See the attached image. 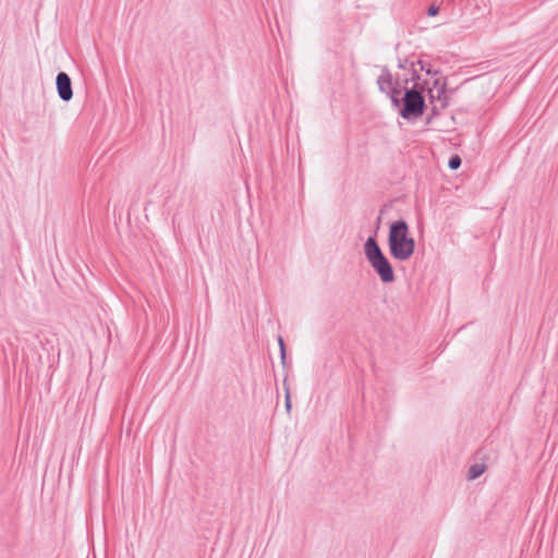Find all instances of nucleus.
I'll use <instances>...</instances> for the list:
<instances>
[{
  "instance_id": "obj_1",
  "label": "nucleus",
  "mask_w": 558,
  "mask_h": 558,
  "mask_svg": "<svg viewBox=\"0 0 558 558\" xmlns=\"http://www.w3.org/2000/svg\"><path fill=\"white\" fill-rule=\"evenodd\" d=\"M412 77L403 78V84L413 83L410 88H404V93L400 100L393 99V109L398 114L407 121H415L421 118L427 109L425 100L426 81H422L418 71L414 70L413 63Z\"/></svg>"
},
{
  "instance_id": "obj_2",
  "label": "nucleus",
  "mask_w": 558,
  "mask_h": 558,
  "mask_svg": "<svg viewBox=\"0 0 558 558\" xmlns=\"http://www.w3.org/2000/svg\"><path fill=\"white\" fill-rule=\"evenodd\" d=\"M387 242L389 254L396 260H409L414 254L415 240L410 234V227L404 219L392 221L389 225Z\"/></svg>"
},
{
  "instance_id": "obj_3",
  "label": "nucleus",
  "mask_w": 558,
  "mask_h": 558,
  "mask_svg": "<svg viewBox=\"0 0 558 558\" xmlns=\"http://www.w3.org/2000/svg\"><path fill=\"white\" fill-rule=\"evenodd\" d=\"M379 223L380 217H378L377 219L375 234L368 236L364 243V254L367 262L369 263L376 275L379 277L380 281L387 284L392 283L396 280V276L390 260L384 254L376 240V232L379 228Z\"/></svg>"
},
{
  "instance_id": "obj_4",
  "label": "nucleus",
  "mask_w": 558,
  "mask_h": 558,
  "mask_svg": "<svg viewBox=\"0 0 558 558\" xmlns=\"http://www.w3.org/2000/svg\"><path fill=\"white\" fill-rule=\"evenodd\" d=\"M377 85L380 93L386 94L393 107V99L400 100L401 94L403 95L404 88H410L409 84H403V78L393 80L390 70L384 65L381 68V74L377 78Z\"/></svg>"
},
{
  "instance_id": "obj_5",
  "label": "nucleus",
  "mask_w": 558,
  "mask_h": 558,
  "mask_svg": "<svg viewBox=\"0 0 558 558\" xmlns=\"http://www.w3.org/2000/svg\"><path fill=\"white\" fill-rule=\"evenodd\" d=\"M56 88L59 98L68 102L73 97L72 81L68 73L61 71L56 77Z\"/></svg>"
},
{
  "instance_id": "obj_6",
  "label": "nucleus",
  "mask_w": 558,
  "mask_h": 558,
  "mask_svg": "<svg viewBox=\"0 0 558 558\" xmlns=\"http://www.w3.org/2000/svg\"><path fill=\"white\" fill-rule=\"evenodd\" d=\"M411 63H413L414 70H418V64L416 63L414 56L398 58V69L408 71V73H410V77H412V69L410 68Z\"/></svg>"
},
{
  "instance_id": "obj_7",
  "label": "nucleus",
  "mask_w": 558,
  "mask_h": 558,
  "mask_svg": "<svg viewBox=\"0 0 558 558\" xmlns=\"http://www.w3.org/2000/svg\"><path fill=\"white\" fill-rule=\"evenodd\" d=\"M487 466L484 463H475L469 468L468 478L470 481H474L478 478L485 471Z\"/></svg>"
},
{
  "instance_id": "obj_8",
  "label": "nucleus",
  "mask_w": 558,
  "mask_h": 558,
  "mask_svg": "<svg viewBox=\"0 0 558 558\" xmlns=\"http://www.w3.org/2000/svg\"><path fill=\"white\" fill-rule=\"evenodd\" d=\"M416 63L418 64V73L424 71L429 76H438L441 73L439 69H434L430 63L421 59H416Z\"/></svg>"
},
{
  "instance_id": "obj_9",
  "label": "nucleus",
  "mask_w": 558,
  "mask_h": 558,
  "mask_svg": "<svg viewBox=\"0 0 558 558\" xmlns=\"http://www.w3.org/2000/svg\"><path fill=\"white\" fill-rule=\"evenodd\" d=\"M447 93V78H444V82L441 83V86L437 90L436 98L441 102L440 109H445L449 105V98L446 95Z\"/></svg>"
},
{
  "instance_id": "obj_10",
  "label": "nucleus",
  "mask_w": 558,
  "mask_h": 558,
  "mask_svg": "<svg viewBox=\"0 0 558 558\" xmlns=\"http://www.w3.org/2000/svg\"><path fill=\"white\" fill-rule=\"evenodd\" d=\"M278 344H279V351H280V361L283 367L287 366V348L284 340L281 336L278 337Z\"/></svg>"
},
{
  "instance_id": "obj_11",
  "label": "nucleus",
  "mask_w": 558,
  "mask_h": 558,
  "mask_svg": "<svg viewBox=\"0 0 558 558\" xmlns=\"http://www.w3.org/2000/svg\"><path fill=\"white\" fill-rule=\"evenodd\" d=\"M440 114V108L437 106H432L430 112L425 118V124L429 125L435 118H437Z\"/></svg>"
},
{
  "instance_id": "obj_12",
  "label": "nucleus",
  "mask_w": 558,
  "mask_h": 558,
  "mask_svg": "<svg viewBox=\"0 0 558 558\" xmlns=\"http://www.w3.org/2000/svg\"><path fill=\"white\" fill-rule=\"evenodd\" d=\"M461 163H462L461 158L458 155H452L449 158L448 167L450 170H457L460 168Z\"/></svg>"
},
{
  "instance_id": "obj_13",
  "label": "nucleus",
  "mask_w": 558,
  "mask_h": 558,
  "mask_svg": "<svg viewBox=\"0 0 558 558\" xmlns=\"http://www.w3.org/2000/svg\"><path fill=\"white\" fill-rule=\"evenodd\" d=\"M284 407H286L287 412L289 413L291 411L292 404H291V397H290V391H289L288 387H286Z\"/></svg>"
},
{
  "instance_id": "obj_14",
  "label": "nucleus",
  "mask_w": 558,
  "mask_h": 558,
  "mask_svg": "<svg viewBox=\"0 0 558 558\" xmlns=\"http://www.w3.org/2000/svg\"><path fill=\"white\" fill-rule=\"evenodd\" d=\"M425 92H427L429 102L433 104L437 98H436V95H434L432 88L428 86L427 82H426V89H425Z\"/></svg>"
},
{
  "instance_id": "obj_15",
  "label": "nucleus",
  "mask_w": 558,
  "mask_h": 558,
  "mask_svg": "<svg viewBox=\"0 0 558 558\" xmlns=\"http://www.w3.org/2000/svg\"><path fill=\"white\" fill-rule=\"evenodd\" d=\"M439 12V8L435 4H432L428 10H427V14L428 16H436Z\"/></svg>"
},
{
  "instance_id": "obj_16",
  "label": "nucleus",
  "mask_w": 558,
  "mask_h": 558,
  "mask_svg": "<svg viewBox=\"0 0 558 558\" xmlns=\"http://www.w3.org/2000/svg\"><path fill=\"white\" fill-rule=\"evenodd\" d=\"M442 82H444V80L441 81V80H440V78H438V77H437V78H435V80L433 81V83H432V87H430V88H432V90H433L434 88H436V89L438 90V89H439V87L441 86V83H442Z\"/></svg>"
}]
</instances>
